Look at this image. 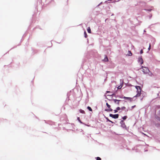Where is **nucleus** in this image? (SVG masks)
I'll return each mask as SVG.
<instances>
[{"instance_id": "1", "label": "nucleus", "mask_w": 160, "mask_h": 160, "mask_svg": "<svg viewBox=\"0 0 160 160\" xmlns=\"http://www.w3.org/2000/svg\"><path fill=\"white\" fill-rule=\"evenodd\" d=\"M121 124L120 127L123 129L126 130L128 131L129 129V127H127L125 124L123 120H121L120 122Z\"/></svg>"}, {"instance_id": "2", "label": "nucleus", "mask_w": 160, "mask_h": 160, "mask_svg": "<svg viewBox=\"0 0 160 160\" xmlns=\"http://www.w3.org/2000/svg\"><path fill=\"white\" fill-rule=\"evenodd\" d=\"M119 116V114H112V113H110L109 114V116L110 117H112V118L116 119L118 118Z\"/></svg>"}, {"instance_id": "3", "label": "nucleus", "mask_w": 160, "mask_h": 160, "mask_svg": "<svg viewBox=\"0 0 160 160\" xmlns=\"http://www.w3.org/2000/svg\"><path fill=\"white\" fill-rule=\"evenodd\" d=\"M138 63H140L141 65L143 64L144 61L142 59V57L141 55L138 57Z\"/></svg>"}, {"instance_id": "4", "label": "nucleus", "mask_w": 160, "mask_h": 160, "mask_svg": "<svg viewBox=\"0 0 160 160\" xmlns=\"http://www.w3.org/2000/svg\"><path fill=\"white\" fill-rule=\"evenodd\" d=\"M144 68L145 69H143L142 70L144 74H148V72H150L149 70L148 67H144Z\"/></svg>"}, {"instance_id": "5", "label": "nucleus", "mask_w": 160, "mask_h": 160, "mask_svg": "<svg viewBox=\"0 0 160 160\" xmlns=\"http://www.w3.org/2000/svg\"><path fill=\"white\" fill-rule=\"evenodd\" d=\"M111 105L109 104L108 105H107V107L108 108H106L104 109V111L107 112H111L113 110V109L111 108Z\"/></svg>"}, {"instance_id": "6", "label": "nucleus", "mask_w": 160, "mask_h": 160, "mask_svg": "<svg viewBox=\"0 0 160 160\" xmlns=\"http://www.w3.org/2000/svg\"><path fill=\"white\" fill-rule=\"evenodd\" d=\"M120 0H108L107 1H106L105 2V3H110V2H112V3H115L116 2H118Z\"/></svg>"}, {"instance_id": "7", "label": "nucleus", "mask_w": 160, "mask_h": 160, "mask_svg": "<svg viewBox=\"0 0 160 160\" xmlns=\"http://www.w3.org/2000/svg\"><path fill=\"white\" fill-rule=\"evenodd\" d=\"M77 120L81 124H84L85 126H87L88 127H90V125H88L87 124H85L84 122H82L80 120V118L79 117H78L77 118Z\"/></svg>"}, {"instance_id": "8", "label": "nucleus", "mask_w": 160, "mask_h": 160, "mask_svg": "<svg viewBox=\"0 0 160 160\" xmlns=\"http://www.w3.org/2000/svg\"><path fill=\"white\" fill-rule=\"evenodd\" d=\"M122 98H124L125 99L129 100L130 102H131L132 100V98H131L130 97H125V96H123V97H122Z\"/></svg>"}, {"instance_id": "9", "label": "nucleus", "mask_w": 160, "mask_h": 160, "mask_svg": "<svg viewBox=\"0 0 160 160\" xmlns=\"http://www.w3.org/2000/svg\"><path fill=\"white\" fill-rule=\"evenodd\" d=\"M102 61L105 62H108V59L107 56L106 55H104V59L102 60Z\"/></svg>"}, {"instance_id": "10", "label": "nucleus", "mask_w": 160, "mask_h": 160, "mask_svg": "<svg viewBox=\"0 0 160 160\" xmlns=\"http://www.w3.org/2000/svg\"><path fill=\"white\" fill-rule=\"evenodd\" d=\"M121 109V108L119 107H118L116 108V109L114 110V113H116L118 112V111L120 110Z\"/></svg>"}, {"instance_id": "11", "label": "nucleus", "mask_w": 160, "mask_h": 160, "mask_svg": "<svg viewBox=\"0 0 160 160\" xmlns=\"http://www.w3.org/2000/svg\"><path fill=\"white\" fill-rule=\"evenodd\" d=\"M52 2H54V0H51L50 1H48V0H45V2L47 4H49L50 3H51Z\"/></svg>"}, {"instance_id": "12", "label": "nucleus", "mask_w": 160, "mask_h": 160, "mask_svg": "<svg viewBox=\"0 0 160 160\" xmlns=\"http://www.w3.org/2000/svg\"><path fill=\"white\" fill-rule=\"evenodd\" d=\"M141 95L142 94H139V93H137V94L132 98V99L134 98H137V97L141 96Z\"/></svg>"}, {"instance_id": "13", "label": "nucleus", "mask_w": 160, "mask_h": 160, "mask_svg": "<svg viewBox=\"0 0 160 160\" xmlns=\"http://www.w3.org/2000/svg\"><path fill=\"white\" fill-rule=\"evenodd\" d=\"M128 118V116L126 115L124 116L123 117H122V120H121L124 121L125 120Z\"/></svg>"}, {"instance_id": "14", "label": "nucleus", "mask_w": 160, "mask_h": 160, "mask_svg": "<svg viewBox=\"0 0 160 160\" xmlns=\"http://www.w3.org/2000/svg\"><path fill=\"white\" fill-rule=\"evenodd\" d=\"M135 88L137 90H142V88L141 86H135Z\"/></svg>"}, {"instance_id": "15", "label": "nucleus", "mask_w": 160, "mask_h": 160, "mask_svg": "<svg viewBox=\"0 0 160 160\" xmlns=\"http://www.w3.org/2000/svg\"><path fill=\"white\" fill-rule=\"evenodd\" d=\"M32 54L33 55L35 54V53H37L38 52V50H34L33 49V48H32Z\"/></svg>"}, {"instance_id": "16", "label": "nucleus", "mask_w": 160, "mask_h": 160, "mask_svg": "<svg viewBox=\"0 0 160 160\" xmlns=\"http://www.w3.org/2000/svg\"><path fill=\"white\" fill-rule=\"evenodd\" d=\"M146 93L143 92V91H142V95L141 96H142L143 98H144L146 96Z\"/></svg>"}, {"instance_id": "17", "label": "nucleus", "mask_w": 160, "mask_h": 160, "mask_svg": "<svg viewBox=\"0 0 160 160\" xmlns=\"http://www.w3.org/2000/svg\"><path fill=\"white\" fill-rule=\"evenodd\" d=\"M87 59L86 58H84L82 61V66L83 65L84 63L87 62Z\"/></svg>"}, {"instance_id": "18", "label": "nucleus", "mask_w": 160, "mask_h": 160, "mask_svg": "<svg viewBox=\"0 0 160 160\" xmlns=\"http://www.w3.org/2000/svg\"><path fill=\"white\" fill-rule=\"evenodd\" d=\"M143 10L145 11L146 12H151L152 10H153V9H151V8H149V9L144 8L143 9Z\"/></svg>"}, {"instance_id": "19", "label": "nucleus", "mask_w": 160, "mask_h": 160, "mask_svg": "<svg viewBox=\"0 0 160 160\" xmlns=\"http://www.w3.org/2000/svg\"><path fill=\"white\" fill-rule=\"evenodd\" d=\"M132 53L131 51L130 50H128V53L127 54V56H132Z\"/></svg>"}, {"instance_id": "20", "label": "nucleus", "mask_w": 160, "mask_h": 160, "mask_svg": "<svg viewBox=\"0 0 160 160\" xmlns=\"http://www.w3.org/2000/svg\"><path fill=\"white\" fill-rule=\"evenodd\" d=\"M87 31L88 33H91V29L90 27H88V28H87Z\"/></svg>"}, {"instance_id": "21", "label": "nucleus", "mask_w": 160, "mask_h": 160, "mask_svg": "<svg viewBox=\"0 0 160 160\" xmlns=\"http://www.w3.org/2000/svg\"><path fill=\"white\" fill-rule=\"evenodd\" d=\"M79 112L80 113L82 114H85V112L84 110L80 109L79 110Z\"/></svg>"}, {"instance_id": "22", "label": "nucleus", "mask_w": 160, "mask_h": 160, "mask_svg": "<svg viewBox=\"0 0 160 160\" xmlns=\"http://www.w3.org/2000/svg\"><path fill=\"white\" fill-rule=\"evenodd\" d=\"M87 109H88V111H91V112L92 111V108H91L89 106H88L87 107Z\"/></svg>"}, {"instance_id": "23", "label": "nucleus", "mask_w": 160, "mask_h": 160, "mask_svg": "<svg viewBox=\"0 0 160 160\" xmlns=\"http://www.w3.org/2000/svg\"><path fill=\"white\" fill-rule=\"evenodd\" d=\"M103 115L104 116V118L106 119L107 121H106V122H110V120H109L108 118L106 117V116H105L104 114H103Z\"/></svg>"}, {"instance_id": "24", "label": "nucleus", "mask_w": 160, "mask_h": 160, "mask_svg": "<svg viewBox=\"0 0 160 160\" xmlns=\"http://www.w3.org/2000/svg\"><path fill=\"white\" fill-rule=\"evenodd\" d=\"M122 97L123 96H119V95H116L115 96H114V97L116 98H122Z\"/></svg>"}, {"instance_id": "25", "label": "nucleus", "mask_w": 160, "mask_h": 160, "mask_svg": "<svg viewBox=\"0 0 160 160\" xmlns=\"http://www.w3.org/2000/svg\"><path fill=\"white\" fill-rule=\"evenodd\" d=\"M84 37L86 38H87L88 36L87 33L85 31H84Z\"/></svg>"}, {"instance_id": "26", "label": "nucleus", "mask_w": 160, "mask_h": 160, "mask_svg": "<svg viewBox=\"0 0 160 160\" xmlns=\"http://www.w3.org/2000/svg\"><path fill=\"white\" fill-rule=\"evenodd\" d=\"M139 90H137V91H136V92H137V93H139V94H142V90H140L139 91Z\"/></svg>"}, {"instance_id": "27", "label": "nucleus", "mask_w": 160, "mask_h": 160, "mask_svg": "<svg viewBox=\"0 0 160 160\" xmlns=\"http://www.w3.org/2000/svg\"><path fill=\"white\" fill-rule=\"evenodd\" d=\"M95 158L96 160H101V158L99 157H96Z\"/></svg>"}, {"instance_id": "28", "label": "nucleus", "mask_w": 160, "mask_h": 160, "mask_svg": "<svg viewBox=\"0 0 160 160\" xmlns=\"http://www.w3.org/2000/svg\"><path fill=\"white\" fill-rule=\"evenodd\" d=\"M112 100H113L114 102L115 103H116V104L117 103V101H118L117 99H112Z\"/></svg>"}, {"instance_id": "29", "label": "nucleus", "mask_w": 160, "mask_h": 160, "mask_svg": "<svg viewBox=\"0 0 160 160\" xmlns=\"http://www.w3.org/2000/svg\"><path fill=\"white\" fill-rule=\"evenodd\" d=\"M156 118L157 119L158 121H160V117L159 116H157L156 117Z\"/></svg>"}, {"instance_id": "30", "label": "nucleus", "mask_w": 160, "mask_h": 160, "mask_svg": "<svg viewBox=\"0 0 160 160\" xmlns=\"http://www.w3.org/2000/svg\"><path fill=\"white\" fill-rule=\"evenodd\" d=\"M152 14H150L149 15V19H151V18H152Z\"/></svg>"}, {"instance_id": "31", "label": "nucleus", "mask_w": 160, "mask_h": 160, "mask_svg": "<svg viewBox=\"0 0 160 160\" xmlns=\"http://www.w3.org/2000/svg\"><path fill=\"white\" fill-rule=\"evenodd\" d=\"M122 88V86L119 85L117 87V89H120Z\"/></svg>"}, {"instance_id": "32", "label": "nucleus", "mask_w": 160, "mask_h": 160, "mask_svg": "<svg viewBox=\"0 0 160 160\" xmlns=\"http://www.w3.org/2000/svg\"><path fill=\"white\" fill-rule=\"evenodd\" d=\"M139 53L140 54H141L143 53V50L142 49L140 50Z\"/></svg>"}, {"instance_id": "33", "label": "nucleus", "mask_w": 160, "mask_h": 160, "mask_svg": "<svg viewBox=\"0 0 160 160\" xmlns=\"http://www.w3.org/2000/svg\"><path fill=\"white\" fill-rule=\"evenodd\" d=\"M158 23H154V24H151L150 26H149L148 28H151L152 27V26L153 25H154V24H157Z\"/></svg>"}, {"instance_id": "34", "label": "nucleus", "mask_w": 160, "mask_h": 160, "mask_svg": "<svg viewBox=\"0 0 160 160\" xmlns=\"http://www.w3.org/2000/svg\"><path fill=\"white\" fill-rule=\"evenodd\" d=\"M116 92H114L111 95V96H113L114 97V96L116 95Z\"/></svg>"}, {"instance_id": "35", "label": "nucleus", "mask_w": 160, "mask_h": 160, "mask_svg": "<svg viewBox=\"0 0 160 160\" xmlns=\"http://www.w3.org/2000/svg\"><path fill=\"white\" fill-rule=\"evenodd\" d=\"M125 109H126V107L124 106H123L121 108V109L122 110H123Z\"/></svg>"}, {"instance_id": "36", "label": "nucleus", "mask_w": 160, "mask_h": 160, "mask_svg": "<svg viewBox=\"0 0 160 160\" xmlns=\"http://www.w3.org/2000/svg\"><path fill=\"white\" fill-rule=\"evenodd\" d=\"M103 2H101L100 3H99L98 5L96 7L99 6L100 5H101L102 4Z\"/></svg>"}, {"instance_id": "37", "label": "nucleus", "mask_w": 160, "mask_h": 160, "mask_svg": "<svg viewBox=\"0 0 160 160\" xmlns=\"http://www.w3.org/2000/svg\"><path fill=\"white\" fill-rule=\"evenodd\" d=\"M151 49V45H150V44H149V47L148 48V51H149Z\"/></svg>"}, {"instance_id": "38", "label": "nucleus", "mask_w": 160, "mask_h": 160, "mask_svg": "<svg viewBox=\"0 0 160 160\" xmlns=\"http://www.w3.org/2000/svg\"><path fill=\"white\" fill-rule=\"evenodd\" d=\"M112 93V92L111 91H106V93Z\"/></svg>"}, {"instance_id": "39", "label": "nucleus", "mask_w": 160, "mask_h": 160, "mask_svg": "<svg viewBox=\"0 0 160 160\" xmlns=\"http://www.w3.org/2000/svg\"><path fill=\"white\" fill-rule=\"evenodd\" d=\"M104 96H105V99H107L108 100H109V101H110V100H111V99H108L107 98V97H106V96L105 95V94L104 95Z\"/></svg>"}, {"instance_id": "40", "label": "nucleus", "mask_w": 160, "mask_h": 160, "mask_svg": "<svg viewBox=\"0 0 160 160\" xmlns=\"http://www.w3.org/2000/svg\"><path fill=\"white\" fill-rule=\"evenodd\" d=\"M123 82L122 81V82L120 83V86H122H122H123Z\"/></svg>"}, {"instance_id": "41", "label": "nucleus", "mask_w": 160, "mask_h": 160, "mask_svg": "<svg viewBox=\"0 0 160 160\" xmlns=\"http://www.w3.org/2000/svg\"><path fill=\"white\" fill-rule=\"evenodd\" d=\"M136 107V105H133V106H132V109H133L135 107Z\"/></svg>"}, {"instance_id": "42", "label": "nucleus", "mask_w": 160, "mask_h": 160, "mask_svg": "<svg viewBox=\"0 0 160 160\" xmlns=\"http://www.w3.org/2000/svg\"><path fill=\"white\" fill-rule=\"evenodd\" d=\"M111 123H112V124H115V122H114L110 120V122H109Z\"/></svg>"}, {"instance_id": "43", "label": "nucleus", "mask_w": 160, "mask_h": 160, "mask_svg": "<svg viewBox=\"0 0 160 160\" xmlns=\"http://www.w3.org/2000/svg\"><path fill=\"white\" fill-rule=\"evenodd\" d=\"M157 96H158V98H160V96H159V93H158L157 94Z\"/></svg>"}, {"instance_id": "44", "label": "nucleus", "mask_w": 160, "mask_h": 160, "mask_svg": "<svg viewBox=\"0 0 160 160\" xmlns=\"http://www.w3.org/2000/svg\"><path fill=\"white\" fill-rule=\"evenodd\" d=\"M26 35V33H24L22 36V38L25 37Z\"/></svg>"}, {"instance_id": "45", "label": "nucleus", "mask_w": 160, "mask_h": 160, "mask_svg": "<svg viewBox=\"0 0 160 160\" xmlns=\"http://www.w3.org/2000/svg\"><path fill=\"white\" fill-rule=\"evenodd\" d=\"M142 134L144 135H146V136H147L146 134H145V133H143V132H142Z\"/></svg>"}, {"instance_id": "46", "label": "nucleus", "mask_w": 160, "mask_h": 160, "mask_svg": "<svg viewBox=\"0 0 160 160\" xmlns=\"http://www.w3.org/2000/svg\"><path fill=\"white\" fill-rule=\"evenodd\" d=\"M143 98V97H142V98H141V99H140L141 101H142V100Z\"/></svg>"}, {"instance_id": "47", "label": "nucleus", "mask_w": 160, "mask_h": 160, "mask_svg": "<svg viewBox=\"0 0 160 160\" xmlns=\"http://www.w3.org/2000/svg\"><path fill=\"white\" fill-rule=\"evenodd\" d=\"M143 68H144V67L142 66H141V69H142L143 70Z\"/></svg>"}, {"instance_id": "48", "label": "nucleus", "mask_w": 160, "mask_h": 160, "mask_svg": "<svg viewBox=\"0 0 160 160\" xmlns=\"http://www.w3.org/2000/svg\"><path fill=\"white\" fill-rule=\"evenodd\" d=\"M116 104H117L118 105H119V102H117Z\"/></svg>"}, {"instance_id": "49", "label": "nucleus", "mask_w": 160, "mask_h": 160, "mask_svg": "<svg viewBox=\"0 0 160 160\" xmlns=\"http://www.w3.org/2000/svg\"><path fill=\"white\" fill-rule=\"evenodd\" d=\"M118 101H117V102H119L120 101H122V100H118V99H117Z\"/></svg>"}, {"instance_id": "50", "label": "nucleus", "mask_w": 160, "mask_h": 160, "mask_svg": "<svg viewBox=\"0 0 160 160\" xmlns=\"http://www.w3.org/2000/svg\"><path fill=\"white\" fill-rule=\"evenodd\" d=\"M16 47H17V46H15V47H13V48H12L10 49V50H11V49H13V48H16Z\"/></svg>"}, {"instance_id": "51", "label": "nucleus", "mask_w": 160, "mask_h": 160, "mask_svg": "<svg viewBox=\"0 0 160 160\" xmlns=\"http://www.w3.org/2000/svg\"><path fill=\"white\" fill-rule=\"evenodd\" d=\"M109 105L108 103V102H106V105L107 106V105Z\"/></svg>"}, {"instance_id": "52", "label": "nucleus", "mask_w": 160, "mask_h": 160, "mask_svg": "<svg viewBox=\"0 0 160 160\" xmlns=\"http://www.w3.org/2000/svg\"><path fill=\"white\" fill-rule=\"evenodd\" d=\"M23 38L22 37V39L21 40V42H22V41L23 40V39H22Z\"/></svg>"}, {"instance_id": "53", "label": "nucleus", "mask_w": 160, "mask_h": 160, "mask_svg": "<svg viewBox=\"0 0 160 160\" xmlns=\"http://www.w3.org/2000/svg\"><path fill=\"white\" fill-rule=\"evenodd\" d=\"M151 7L152 8H154V7H153V6H151Z\"/></svg>"}, {"instance_id": "54", "label": "nucleus", "mask_w": 160, "mask_h": 160, "mask_svg": "<svg viewBox=\"0 0 160 160\" xmlns=\"http://www.w3.org/2000/svg\"><path fill=\"white\" fill-rule=\"evenodd\" d=\"M114 92H116V93H117V90H116Z\"/></svg>"}, {"instance_id": "55", "label": "nucleus", "mask_w": 160, "mask_h": 160, "mask_svg": "<svg viewBox=\"0 0 160 160\" xmlns=\"http://www.w3.org/2000/svg\"><path fill=\"white\" fill-rule=\"evenodd\" d=\"M107 96H111V95H107Z\"/></svg>"}, {"instance_id": "56", "label": "nucleus", "mask_w": 160, "mask_h": 160, "mask_svg": "<svg viewBox=\"0 0 160 160\" xmlns=\"http://www.w3.org/2000/svg\"><path fill=\"white\" fill-rule=\"evenodd\" d=\"M72 126L73 125L74 126V124L73 123L72 124Z\"/></svg>"}, {"instance_id": "57", "label": "nucleus", "mask_w": 160, "mask_h": 160, "mask_svg": "<svg viewBox=\"0 0 160 160\" xmlns=\"http://www.w3.org/2000/svg\"><path fill=\"white\" fill-rule=\"evenodd\" d=\"M87 42L88 43V39H87Z\"/></svg>"}, {"instance_id": "58", "label": "nucleus", "mask_w": 160, "mask_h": 160, "mask_svg": "<svg viewBox=\"0 0 160 160\" xmlns=\"http://www.w3.org/2000/svg\"><path fill=\"white\" fill-rule=\"evenodd\" d=\"M41 0L42 2H43V1H44V0Z\"/></svg>"}, {"instance_id": "59", "label": "nucleus", "mask_w": 160, "mask_h": 160, "mask_svg": "<svg viewBox=\"0 0 160 160\" xmlns=\"http://www.w3.org/2000/svg\"><path fill=\"white\" fill-rule=\"evenodd\" d=\"M144 32H146V31H145V30H144Z\"/></svg>"}, {"instance_id": "60", "label": "nucleus", "mask_w": 160, "mask_h": 160, "mask_svg": "<svg viewBox=\"0 0 160 160\" xmlns=\"http://www.w3.org/2000/svg\"><path fill=\"white\" fill-rule=\"evenodd\" d=\"M138 22H140V23H141L142 22L141 21H138Z\"/></svg>"}, {"instance_id": "61", "label": "nucleus", "mask_w": 160, "mask_h": 160, "mask_svg": "<svg viewBox=\"0 0 160 160\" xmlns=\"http://www.w3.org/2000/svg\"><path fill=\"white\" fill-rule=\"evenodd\" d=\"M148 151L147 150H145V152H146V151Z\"/></svg>"}, {"instance_id": "62", "label": "nucleus", "mask_w": 160, "mask_h": 160, "mask_svg": "<svg viewBox=\"0 0 160 160\" xmlns=\"http://www.w3.org/2000/svg\"><path fill=\"white\" fill-rule=\"evenodd\" d=\"M81 131L80 132H82V131H83V130H82V129H81Z\"/></svg>"}, {"instance_id": "63", "label": "nucleus", "mask_w": 160, "mask_h": 160, "mask_svg": "<svg viewBox=\"0 0 160 160\" xmlns=\"http://www.w3.org/2000/svg\"><path fill=\"white\" fill-rule=\"evenodd\" d=\"M158 125L159 126H160V124H158Z\"/></svg>"}, {"instance_id": "64", "label": "nucleus", "mask_w": 160, "mask_h": 160, "mask_svg": "<svg viewBox=\"0 0 160 160\" xmlns=\"http://www.w3.org/2000/svg\"><path fill=\"white\" fill-rule=\"evenodd\" d=\"M148 52H149V51H148L147 52V53H148Z\"/></svg>"}]
</instances>
